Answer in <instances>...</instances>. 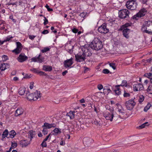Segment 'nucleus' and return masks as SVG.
<instances>
[{"label": "nucleus", "mask_w": 152, "mask_h": 152, "mask_svg": "<svg viewBox=\"0 0 152 152\" xmlns=\"http://www.w3.org/2000/svg\"><path fill=\"white\" fill-rule=\"evenodd\" d=\"M90 47L93 49L99 50L103 48L102 42L99 38H95L90 45Z\"/></svg>", "instance_id": "nucleus-1"}, {"label": "nucleus", "mask_w": 152, "mask_h": 152, "mask_svg": "<svg viewBox=\"0 0 152 152\" xmlns=\"http://www.w3.org/2000/svg\"><path fill=\"white\" fill-rule=\"evenodd\" d=\"M142 31L149 34L150 31H152V22L150 21H145L141 28Z\"/></svg>", "instance_id": "nucleus-2"}, {"label": "nucleus", "mask_w": 152, "mask_h": 152, "mask_svg": "<svg viewBox=\"0 0 152 152\" xmlns=\"http://www.w3.org/2000/svg\"><path fill=\"white\" fill-rule=\"evenodd\" d=\"M137 1L135 0H129L126 3V8L132 10H134L137 8Z\"/></svg>", "instance_id": "nucleus-3"}, {"label": "nucleus", "mask_w": 152, "mask_h": 152, "mask_svg": "<svg viewBox=\"0 0 152 152\" xmlns=\"http://www.w3.org/2000/svg\"><path fill=\"white\" fill-rule=\"evenodd\" d=\"M129 12L126 9L122 10L119 11V17L122 19L128 18L129 17Z\"/></svg>", "instance_id": "nucleus-4"}, {"label": "nucleus", "mask_w": 152, "mask_h": 152, "mask_svg": "<svg viewBox=\"0 0 152 152\" xmlns=\"http://www.w3.org/2000/svg\"><path fill=\"white\" fill-rule=\"evenodd\" d=\"M147 12V10L145 8H143L135 15H134L132 18L135 20H137L139 18L144 16Z\"/></svg>", "instance_id": "nucleus-5"}, {"label": "nucleus", "mask_w": 152, "mask_h": 152, "mask_svg": "<svg viewBox=\"0 0 152 152\" xmlns=\"http://www.w3.org/2000/svg\"><path fill=\"white\" fill-rule=\"evenodd\" d=\"M136 102L132 99H130L128 101H126L125 103V105L126 108L127 110H132Z\"/></svg>", "instance_id": "nucleus-6"}, {"label": "nucleus", "mask_w": 152, "mask_h": 152, "mask_svg": "<svg viewBox=\"0 0 152 152\" xmlns=\"http://www.w3.org/2000/svg\"><path fill=\"white\" fill-rule=\"evenodd\" d=\"M81 52L86 57L89 56L91 55L92 53L89 50L88 48L86 47V45L82 46L81 47Z\"/></svg>", "instance_id": "nucleus-7"}, {"label": "nucleus", "mask_w": 152, "mask_h": 152, "mask_svg": "<svg viewBox=\"0 0 152 152\" xmlns=\"http://www.w3.org/2000/svg\"><path fill=\"white\" fill-rule=\"evenodd\" d=\"M99 32L102 34H106L109 31V29L107 28L106 25L104 23L100 26L98 29Z\"/></svg>", "instance_id": "nucleus-8"}, {"label": "nucleus", "mask_w": 152, "mask_h": 152, "mask_svg": "<svg viewBox=\"0 0 152 152\" xmlns=\"http://www.w3.org/2000/svg\"><path fill=\"white\" fill-rule=\"evenodd\" d=\"M76 61L77 62H80L84 61L86 57L80 51L78 53L75 55Z\"/></svg>", "instance_id": "nucleus-9"}, {"label": "nucleus", "mask_w": 152, "mask_h": 152, "mask_svg": "<svg viewBox=\"0 0 152 152\" xmlns=\"http://www.w3.org/2000/svg\"><path fill=\"white\" fill-rule=\"evenodd\" d=\"M16 48L12 51V52L16 54H19L21 52L22 49V46L21 43L19 42H18L16 43Z\"/></svg>", "instance_id": "nucleus-10"}, {"label": "nucleus", "mask_w": 152, "mask_h": 152, "mask_svg": "<svg viewBox=\"0 0 152 152\" xmlns=\"http://www.w3.org/2000/svg\"><path fill=\"white\" fill-rule=\"evenodd\" d=\"M28 59L27 56L25 55L24 53L20 54L17 58V60L20 62H23L26 61Z\"/></svg>", "instance_id": "nucleus-11"}, {"label": "nucleus", "mask_w": 152, "mask_h": 152, "mask_svg": "<svg viewBox=\"0 0 152 152\" xmlns=\"http://www.w3.org/2000/svg\"><path fill=\"white\" fill-rule=\"evenodd\" d=\"M34 95V101H36L38 99H40L41 96V94L40 91L36 90L34 93H32Z\"/></svg>", "instance_id": "nucleus-12"}, {"label": "nucleus", "mask_w": 152, "mask_h": 152, "mask_svg": "<svg viewBox=\"0 0 152 152\" xmlns=\"http://www.w3.org/2000/svg\"><path fill=\"white\" fill-rule=\"evenodd\" d=\"M72 58L65 60L64 62V66L65 68L70 67L73 64Z\"/></svg>", "instance_id": "nucleus-13"}, {"label": "nucleus", "mask_w": 152, "mask_h": 152, "mask_svg": "<svg viewBox=\"0 0 152 152\" xmlns=\"http://www.w3.org/2000/svg\"><path fill=\"white\" fill-rule=\"evenodd\" d=\"M143 88V86L140 83H137L133 85V89L134 91L142 90Z\"/></svg>", "instance_id": "nucleus-14"}, {"label": "nucleus", "mask_w": 152, "mask_h": 152, "mask_svg": "<svg viewBox=\"0 0 152 152\" xmlns=\"http://www.w3.org/2000/svg\"><path fill=\"white\" fill-rule=\"evenodd\" d=\"M40 54H39L37 57L32 58L31 59V60L34 62H38L39 63H41L44 61V58L40 57Z\"/></svg>", "instance_id": "nucleus-15"}, {"label": "nucleus", "mask_w": 152, "mask_h": 152, "mask_svg": "<svg viewBox=\"0 0 152 152\" xmlns=\"http://www.w3.org/2000/svg\"><path fill=\"white\" fill-rule=\"evenodd\" d=\"M84 144L87 146H89L91 143L93 142L92 139L89 138H84L83 140Z\"/></svg>", "instance_id": "nucleus-16"}, {"label": "nucleus", "mask_w": 152, "mask_h": 152, "mask_svg": "<svg viewBox=\"0 0 152 152\" xmlns=\"http://www.w3.org/2000/svg\"><path fill=\"white\" fill-rule=\"evenodd\" d=\"M56 126V125L55 123L48 124L45 123L44 124V125L42 126V127H45L47 129H50L52 128H54Z\"/></svg>", "instance_id": "nucleus-17"}, {"label": "nucleus", "mask_w": 152, "mask_h": 152, "mask_svg": "<svg viewBox=\"0 0 152 152\" xmlns=\"http://www.w3.org/2000/svg\"><path fill=\"white\" fill-rule=\"evenodd\" d=\"M31 141L26 140H22L20 141V145L22 147H26L30 144Z\"/></svg>", "instance_id": "nucleus-18"}, {"label": "nucleus", "mask_w": 152, "mask_h": 152, "mask_svg": "<svg viewBox=\"0 0 152 152\" xmlns=\"http://www.w3.org/2000/svg\"><path fill=\"white\" fill-rule=\"evenodd\" d=\"M23 112V110L21 107L18 108L15 111V116H18L22 115Z\"/></svg>", "instance_id": "nucleus-19"}, {"label": "nucleus", "mask_w": 152, "mask_h": 152, "mask_svg": "<svg viewBox=\"0 0 152 152\" xmlns=\"http://www.w3.org/2000/svg\"><path fill=\"white\" fill-rule=\"evenodd\" d=\"M113 115H112V114L108 113L104 114V116L105 118V119L107 120H110L111 121H113Z\"/></svg>", "instance_id": "nucleus-20"}, {"label": "nucleus", "mask_w": 152, "mask_h": 152, "mask_svg": "<svg viewBox=\"0 0 152 152\" xmlns=\"http://www.w3.org/2000/svg\"><path fill=\"white\" fill-rule=\"evenodd\" d=\"M123 30V34L124 36L126 38H129L128 34L130 31V29L127 28H124Z\"/></svg>", "instance_id": "nucleus-21"}, {"label": "nucleus", "mask_w": 152, "mask_h": 152, "mask_svg": "<svg viewBox=\"0 0 152 152\" xmlns=\"http://www.w3.org/2000/svg\"><path fill=\"white\" fill-rule=\"evenodd\" d=\"M9 67L10 65L7 63L2 64L0 65V69L1 71H4Z\"/></svg>", "instance_id": "nucleus-22"}, {"label": "nucleus", "mask_w": 152, "mask_h": 152, "mask_svg": "<svg viewBox=\"0 0 152 152\" xmlns=\"http://www.w3.org/2000/svg\"><path fill=\"white\" fill-rule=\"evenodd\" d=\"M26 94L27 98L28 100L34 101V95L33 94V93L30 94L29 92L26 91Z\"/></svg>", "instance_id": "nucleus-23"}, {"label": "nucleus", "mask_w": 152, "mask_h": 152, "mask_svg": "<svg viewBox=\"0 0 152 152\" xmlns=\"http://www.w3.org/2000/svg\"><path fill=\"white\" fill-rule=\"evenodd\" d=\"M42 69L46 72H50L52 70V67L48 65H43Z\"/></svg>", "instance_id": "nucleus-24"}, {"label": "nucleus", "mask_w": 152, "mask_h": 152, "mask_svg": "<svg viewBox=\"0 0 152 152\" xmlns=\"http://www.w3.org/2000/svg\"><path fill=\"white\" fill-rule=\"evenodd\" d=\"M35 135V132L33 130H30L28 132V138L30 139V141H31L32 139L34 137Z\"/></svg>", "instance_id": "nucleus-25"}, {"label": "nucleus", "mask_w": 152, "mask_h": 152, "mask_svg": "<svg viewBox=\"0 0 152 152\" xmlns=\"http://www.w3.org/2000/svg\"><path fill=\"white\" fill-rule=\"evenodd\" d=\"M119 86H120V85H118L115 86L116 89L114 90V91L116 95H119L121 94V91L119 88Z\"/></svg>", "instance_id": "nucleus-26"}, {"label": "nucleus", "mask_w": 152, "mask_h": 152, "mask_svg": "<svg viewBox=\"0 0 152 152\" xmlns=\"http://www.w3.org/2000/svg\"><path fill=\"white\" fill-rule=\"evenodd\" d=\"M75 112L70 111L69 113L67 114L66 115L69 116L71 119H73L75 117Z\"/></svg>", "instance_id": "nucleus-27"}, {"label": "nucleus", "mask_w": 152, "mask_h": 152, "mask_svg": "<svg viewBox=\"0 0 152 152\" xmlns=\"http://www.w3.org/2000/svg\"><path fill=\"white\" fill-rule=\"evenodd\" d=\"M26 91V89L24 87H21L19 90L18 93L20 95H22L24 94Z\"/></svg>", "instance_id": "nucleus-28"}, {"label": "nucleus", "mask_w": 152, "mask_h": 152, "mask_svg": "<svg viewBox=\"0 0 152 152\" xmlns=\"http://www.w3.org/2000/svg\"><path fill=\"white\" fill-rule=\"evenodd\" d=\"M16 134V132L14 130H12L9 132V137L11 138H13Z\"/></svg>", "instance_id": "nucleus-29"}, {"label": "nucleus", "mask_w": 152, "mask_h": 152, "mask_svg": "<svg viewBox=\"0 0 152 152\" xmlns=\"http://www.w3.org/2000/svg\"><path fill=\"white\" fill-rule=\"evenodd\" d=\"M53 134L55 135H57L58 134L61 133V131L58 128H55L53 131Z\"/></svg>", "instance_id": "nucleus-30"}, {"label": "nucleus", "mask_w": 152, "mask_h": 152, "mask_svg": "<svg viewBox=\"0 0 152 152\" xmlns=\"http://www.w3.org/2000/svg\"><path fill=\"white\" fill-rule=\"evenodd\" d=\"M9 132H8L7 129H5L3 132V134L2 135V137L3 138H4L5 137H7L8 135Z\"/></svg>", "instance_id": "nucleus-31"}, {"label": "nucleus", "mask_w": 152, "mask_h": 152, "mask_svg": "<svg viewBox=\"0 0 152 152\" xmlns=\"http://www.w3.org/2000/svg\"><path fill=\"white\" fill-rule=\"evenodd\" d=\"M112 115H114L113 116V118L114 120L115 121L118 118H121V116L120 115H117L116 114V113L115 112H113L112 113Z\"/></svg>", "instance_id": "nucleus-32"}, {"label": "nucleus", "mask_w": 152, "mask_h": 152, "mask_svg": "<svg viewBox=\"0 0 152 152\" xmlns=\"http://www.w3.org/2000/svg\"><path fill=\"white\" fill-rule=\"evenodd\" d=\"M103 90L104 91V92L107 91L108 93H109L111 92V90L108 86H106L103 89Z\"/></svg>", "instance_id": "nucleus-33"}, {"label": "nucleus", "mask_w": 152, "mask_h": 152, "mask_svg": "<svg viewBox=\"0 0 152 152\" xmlns=\"http://www.w3.org/2000/svg\"><path fill=\"white\" fill-rule=\"evenodd\" d=\"M131 23H126L125 24L122 25L121 28L122 29H123V28H127V27L129 26H131Z\"/></svg>", "instance_id": "nucleus-34"}, {"label": "nucleus", "mask_w": 152, "mask_h": 152, "mask_svg": "<svg viewBox=\"0 0 152 152\" xmlns=\"http://www.w3.org/2000/svg\"><path fill=\"white\" fill-rule=\"evenodd\" d=\"M144 97L142 95H140L139 96L138 101L140 103H141L144 100Z\"/></svg>", "instance_id": "nucleus-35"}, {"label": "nucleus", "mask_w": 152, "mask_h": 152, "mask_svg": "<svg viewBox=\"0 0 152 152\" xmlns=\"http://www.w3.org/2000/svg\"><path fill=\"white\" fill-rule=\"evenodd\" d=\"M147 91L150 94H152V86L150 85L147 89Z\"/></svg>", "instance_id": "nucleus-36"}, {"label": "nucleus", "mask_w": 152, "mask_h": 152, "mask_svg": "<svg viewBox=\"0 0 152 152\" xmlns=\"http://www.w3.org/2000/svg\"><path fill=\"white\" fill-rule=\"evenodd\" d=\"M110 66L112 67L113 69L115 70L116 69V66L115 63H111L109 64Z\"/></svg>", "instance_id": "nucleus-37"}, {"label": "nucleus", "mask_w": 152, "mask_h": 152, "mask_svg": "<svg viewBox=\"0 0 152 152\" xmlns=\"http://www.w3.org/2000/svg\"><path fill=\"white\" fill-rule=\"evenodd\" d=\"M120 85V86H127V81L125 80H123L122 81L121 84Z\"/></svg>", "instance_id": "nucleus-38"}, {"label": "nucleus", "mask_w": 152, "mask_h": 152, "mask_svg": "<svg viewBox=\"0 0 152 152\" xmlns=\"http://www.w3.org/2000/svg\"><path fill=\"white\" fill-rule=\"evenodd\" d=\"M144 75L148 78H150V77H152V73L150 72L145 73Z\"/></svg>", "instance_id": "nucleus-39"}, {"label": "nucleus", "mask_w": 152, "mask_h": 152, "mask_svg": "<svg viewBox=\"0 0 152 152\" xmlns=\"http://www.w3.org/2000/svg\"><path fill=\"white\" fill-rule=\"evenodd\" d=\"M130 94L129 93H127L125 91H124L123 96L124 97H127L130 96Z\"/></svg>", "instance_id": "nucleus-40"}, {"label": "nucleus", "mask_w": 152, "mask_h": 152, "mask_svg": "<svg viewBox=\"0 0 152 152\" xmlns=\"http://www.w3.org/2000/svg\"><path fill=\"white\" fill-rule=\"evenodd\" d=\"M50 48L48 47H45L42 50V52L43 53H44L49 51Z\"/></svg>", "instance_id": "nucleus-41"}, {"label": "nucleus", "mask_w": 152, "mask_h": 152, "mask_svg": "<svg viewBox=\"0 0 152 152\" xmlns=\"http://www.w3.org/2000/svg\"><path fill=\"white\" fill-rule=\"evenodd\" d=\"M17 146V144L16 142H12L11 147L12 148H15Z\"/></svg>", "instance_id": "nucleus-42"}, {"label": "nucleus", "mask_w": 152, "mask_h": 152, "mask_svg": "<svg viewBox=\"0 0 152 152\" xmlns=\"http://www.w3.org/2000/svg\"><path fill=\"white\" fill-rule=\"evenodd\" d=\"M12 38V37L9 36L7 37L6 38V39L4 40L5 42H6L7 41H9Z\"/></svg>", "instance_id": "nucleus-43"}, {"label": "nucleus", "mask_w": 152, "mask_h": 152, "mask_svg": "<svg viewBox=\"0 0 152 152\" xmlns=\"http://www.w3.org/2000/svg\"><path fill=\"white\" fill-rule=\"evenodd\" d=\"M120 107L121 108V109H120L119 108V107H118V111L122 113V114H123L124 113V109L122 108L121 107V106H120Z\"/></svg>", "instance_id": "nucleus-44"}, {"label": "nucleus", "mask_w": 152, "mask_h": 152, "mask_svg": "<svg viewBox=\"0 0 152 152\" xmlns=\"http://www.w3.org/2000/svg\"><path fill=\"white\" fill-rule=\"evenodd\" d=\"M42 132L43 134L44 135L47 134L48 133V130L46 128H44L43 129L42 131Z\"/></svg>", "instance_id": "nucleus-45"}, {"label": "nucleus", "mask_w": 152, "mask_h": 152, "mask_svg": "<svg viewBox=\"0 0 152 152\" xmlns=\"http://www.w3.org/2000/svg\"><path fill=\"white\" fill-rule=\"evenodd\" d=\"M94 123L97 126H100L101 123L100 121H98L96 120H95L94 122Z\"/></svg>", "instance_id": "nucleus-46"}, {"label": "nucleus", "mask_w": 152, "mask_h": 152, "mask_svg": "<svg viewBox=\"0 0 152 152\" xmlns=\"http://www.w3.org/2000/svg\"><path fill=\"white\" fill-rule=\"evenodd\" d=\"M109 72L110 71L107 69H104L103 70V72L104 74H108Z\"/></svg>", "instance_id": "nucleus-47"}, {"label": "nucleus", "mask_w": 152, "mask_h": 152, "mask_svg": "<svg viewBox=\"0 0 152 152\" xmlns=\"http://www.w3.org/2000/svg\"><path fill=\"white\" fill-rule=\"evenodd\" d=\"M30 71L33 72H34L38 73V71L35 68H33L30 69Z\"/></svg>", "instance_id": "nucleus-48"}, {"label": "nucleus", "mask_w": 152, "mask_h": 152, "mask_svg": "<svg viewBox=\"0 0 152 152\" xmlns=\"http://www.w3.org/2000/svg\"><path fill=\"white\" fill-rule=\"evenodd\" d=\"M38 73L40 75L45 76L46 75V74L42 71H38Z\"/></svg>", "instance_id": "nucleus-49"}, {"label": "nucleus", "mask_w": 152, "mask_h": 152, "mask_svg": "<svg viewBox=\"0 0 152 152\" xmlns=\"http://www.w3.org/2000/svg\"><path fill=\"white\" fill-rule=\"evenodd\" d=\"M45 7L47 8L48 10V11H51L53 10V9L52 8H50L49 7V6H48L47 4H46L45 6Z\"/></svg>", "instance_id": "nucleus-50"}, {"label": "nucleus", "mask_w": 152, "mask_h": 152, "mask_svg": "<svg viewBox=\"0 0 152 152\" xmlns=\"http://www.w3.org/2000/svg\"><path fill=\"white\" fill-rule=\"evenodd\" d=\"M98 89L100 90L103 88V86L102 84H99L97 86Z\"/></svg>", "instance_id": "nucleus-51"}, {"label": "nucleus", "mask_w": 152, "mask_h": 152, "mask_svg": "<svg viewBox=\"0 0 152 152\" xmlns=\"http://www.w3.org/2000/svg\"><path fill=\"white\" fill-rule=\"evenodd\" d=\"M44 25H46L48 23V19L46 18L45 17H44Z\"/></svg>", "instance_id": "nucleus-52"}, {"label": "nucleus", "mask_w": 152, "mask_h": 152, "mask_svg": "<svg viewBox=\"0 0 152 152\" xmlns=\"http://www.w3.org/2000/svg\"><path fill=\"white\" fill-rule=\"evenodd\" d=\"M84 73H86L88 71H89L90 70V69L86 67H84Z\"/></svg>", "instance_id": "nucleus-53"}, {"label": "nucleus", "mask_w": 152, "mask_h": 152, "mask_svg": "<svg viewBox=\"0 0 152 152\" xmlns=\"http://www.w3.org/2000/svg\"><path fill=\"white\" fill-rule=\"evenodd\" d=\"M2 58L3 61H5L7 60L8 57L4 55L2 56Z\"/></svg>", "instance_id": "nucleus-54"}, {"label": "nucleus", "mask_w": 152, "mask_h": 152, "mask_svg": "<svg viewBox=\"0 0 152 152\" xmlns=\"http://www.w3.org/2000/svg\"><path fill=\"white\" fill-rule=\"evenodd\" d=\"M45 142L43 141V142L41 144V146L43 147H46L47 146L46 143Z\"/></svg>", "instance_id": "nucleus-55"}, {"label": "nucleus", "mask_w": 152, "mask_h": 152, "mask_svg": "<svg viewBox=\"0 0 152 152\" xmlns=\"http://www.w3.org/2000/svg\"><path fill=\"white\" fill-rule=\"evenodd\" d=\"M36 37L35 36L33 35H29V38L31 40H33L34 38Z\"/></svg>", "instance_id": "nucleus-56"}, {"label": "nucleus", "mask_w": 152, "mask_h": 152, "mask_svg": "<svg viewBox=\"0 0 152 152\" xmlns=\"http://www.w3.org/2000/svg\"><path fill=\"white\" fill-rule=\"evenodd\" d=\"M146 125L145 124H143L139 127V129H141L145 127Z\"/></svg>", "instance_id": "nucleus-57"}, {"label": "nucleus", "mask_w": 152, "mask_h": 152, "mask_svg": "<svg viewBox=\"0 0 152 152\" xmlns=\"http://www.w3.org/2000/svg\"><path fill=\"white\" fill-rule=\"evenodd\" d=\"M34 83L33 82H31L30 83V86L29 88L30 89H32L33 88Z\"/></svg>", "instance_id": "nucleus-58"}, {"label": "nucleus", "mask_w": 152, "mask_h": 152, "mask_svg": "<svg viewBox=\"0 0 152 152\" xmlns=\"http://www.w3.org/2000/svg\"><path fill=\"white\" fill-rule=\"evenodd\" d=\"M62 139H61V142H60V145H64L65 144V141L63 140H62Z\"/></svg>", "instance_id": "nucleus-59"}, {"label": "nucleus", "mask_w": 152, "mask_h": 152, "mask_svg": "<svg viewBox=\"0 0 152 152\" xmlns=\"http://www.w3.org/2000/svg\"><path fill=\"white\" fill-rule=\"evenodd\" d=\"M49 33V31L47 30H44L42 32V33L44 34H47Z\"/></svg>", "instance_id": "nucleus-60"}, {"label": "nucleus", "mask_w": 152, "mask_h": 152, "mask_svg": "<svg viewBox=\"0 0 152 152\" xmlns=\"http://www.w3.org/2000/svg\"><path fill=\"white\" fill-rule=\"evenodd\" d=\"M80 16L82 18H84L85 16V14L84 12H83L81 13L80 14Z\"/></svg>", "instance_id": "nucleus-61"}, {"label": "nucleus", "mask_w": 152, "mask_h": 152, "mask_svg": "<svg viewBox=\"0 0 152 152\" xmlns=\"http://www.w3.org/2000/svg\"><path fill=\"white\" fill-rule=\"evenodd\" d=\"M72 31L73 33H76L77 32L78 30L76 28H74L72 29Z\"/></svg>", "instance_id": "nucleus-62"}, {"label": "nucleus", "mask_w": 152, "mask_h": 152, "mask_svg": "<svg viewBox=\"0 0 152 152\" xmlns=\"http://www.w3.org/2000/svg\"><path fill=\"white\" fill-rule=\"evenodd\" d=\"M50 134L49 135H48V136L46 137V138H45L44 139V140H43L44 141H46L48 140V139L49 138V136H50Z\"/></svg>", "instance_id": "nucleus-63"}, {"label": "nucleus", "mask_w": 152, "mask_h": 152, "mask_svg": "<svg viewBox=\"0 0 152 152\" xmlns=\"http://www.w3.org/2000/svg\"><path fill=\"white\" fill-rule=\"evenodd\" d=\"M68 72V71L67 70H65L64 72H62V74L63 75H65Z\"/></svg>", "instance_id": "nucleus-64"}]
</instances>
